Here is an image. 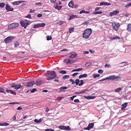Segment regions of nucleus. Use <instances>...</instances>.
Returning a JSON list of instances; mask_svg holds the SVG:
<instances>
[{
  "mask_svg": "<svg viewBox=\"0 0 131 131\" xmlns=\"http://www.w3.org/2000/svg\"><path fill=\"white\" fill-rule=\"evenodd\" d=\"M81 70H82V68H79V69L73 70L72 71L73 72H75L77 71H81Z\"/></svg>",
  "mask_w": 131,
  "mask_h": 131,
  "instance_id": "35",
  "label": "nucleus"
},
{
  "mask_svg": "<svg viewBox=\"0 0 131 131\" xmlns=\"http://www.w3.org/2000/svg\"><path fill=\"white\" fill-rule=\"evenodd\" d=\"M46 79L47 80H52L53 79H55V78L57 77V74H56V72H55V71H52L50 72H48L46 75Z\"/></svg>",
  "mask_w": 131,
  "mask_h": 131,
  "instance_id": "1",
  "label": "nucleus"
},
{
  "mask_svg": "<svg viewBox=\"0 0 131 131\" xmlns=\"http://www.w3.org/2000/svg\"><path fill=\"white\" fill-rule=\"evenodd\" d=\"M65 23V21L63 20H60L58 23H57V24H59V25H63Z\"/></svg>",
  "mask_w": 131,
  "mask_h": 131,
  "instance_id": "37",
  "label": "nucleus"
},
{
  "mask_svg": "<svg viewBox=\"0 0 131 131\" xmlns=\"http://www.w3.org/2000/svg\"><path fill=\"white\" fill-rule=\"evenodd\" d=\"M10 94H12V95L16 96V92L13 91V90L10 91Z\"/></svg>",
  "mask_w": 131,
  "mask_h": 131,
  "instance_id": "47",
  "label": "nucleus"
},
{
  "mask_svg": "<svg viewBox=\"0 0 131 131\" xmlns=\"http://www.w3.org/2000/svg\"><path fill=\"white\" fill-rule=\"evenodd\" d=\"M105 78H106V79H108V80H115V76L111 75Z\"/></svg>",
  "mask_w": 131,
  "mask_h": 131,
  "instance_id": "14",
  "label": "nucleus"
},
{
  "mask_svg": "<svg viewBox=\"0 0 131 131\" xmlns=\"http://www.w3.org/2000/svg\"><path fill=\"white\" fill-rule=\"evenodd\" d=\"M70 81H71V82H72V84H75V81H74V80H73V79H70Z\"/></svg>",
  "mask_w": 131,
  "mask_h": 131,
  "instance_id": "50",
  "label": "nucleus"
},
{
  "mask_svg": "<svg viewBox=\"0 0 131 131\" xmlns=\"http://www.w3.org/2000/svg\"><path fill=\"white\" fill-rule=\"evenodd\" d=\"M122 91V88H119L115 90V92L116 93H119V92Z\"/></svg>",
  "mask_w": 131,
  "mask_h": 131,
  "instance_id": "32",
  "label": "nucleus"
},
{
  "mask_svg": "<svg viewBox=\"0 0 131 131\" xmlns=\"http://www.w3.org/2000/svg\"><path fill=\"white\" fill-rule=\"evenodd\" d=\"M111 4L107 2H101L100 4V6H110Z\"/></svg>",
  "mask_w": 131,
  "mask_h": 131,
  "instance_id": "18",
  "label": "nucleus"
},
{
  "mask_svg": "<svg viewBox=\"0 0 131 131\" xmlns=\"http://www.w3.org/2000/svg\"><path fill=\"white\" fill-rule=\"evenodd\" d=\"M73 63H75V60L69 59V64H72Z\"/></svg>",
  "mask_w": 131,
  "mask_h": 131,
  "instance_id": "33",
  "label": "nucleus"
},
{
  "mask_svg": "<svg viewBox=\"0 0 131 131\" xmlns=\"http://www.w3.org/2000/svg\"><path fill=\"white\" fill-rule=\"evenodd\" d=\"M88 77V74H84L83 75H81L79 76V78L80 79V78H85Z\"/></svg>",
  "mask_w": 131,
  "mask_h": 131,
  "instance_id": "25",
  "label": "nucleus"
},
{
  "mask_svg": "<svg viewBox=\"0 0 131 131\" xmlns=\"http://www.w3.org/2000/svg\"><path fill=\"white\" fill-rule=\"evenodd\" d=\"M37 16L38 18H40V17H42V14H38Z\"/></svg>",
  "mask_w": 131,
  "mask_h": 131,
  "instance_id": "61",
  "label": "nucleus"
},
{
  "mask_svg": "<svg viewBox=\"0 0 131 131\" xmlns=\"http://www.w3.org/2000/svg\"><path fill=\"white\" fill-rule=\"evenodd\" d=\"M35 92H36V89H35V88L32 90L31 91V93H35Z\"/></svg>",
  "mask_w": 131,
  "mask_h": 131,
  "instance_id": "58",
  "label": "nucleus"
},
{
  "mask_svg": "<svg viewBox=\"0 0 131 131\" xmlns=\"http://www.w3.org/2000/svg\"><path fill=\"white\" fill-rule=\"evenodd\" d=\"M10 105H15V104H19V102H11L9 103Z\"/></svg>",
  "mask_w": 131,
  "mask_h": 131,
  "instance_id": "56",
  "label": "nucleus"
},
{
  "mask_svg": "<svg viewBox=\"0 0 131 131\" xmlns=\"http://www.w3.org/2000/svg\"><path fill=\"white\" fill-rule=\"evenodd\" d=\"M114 15H115V11H113V12H111L110 13V16H111V17H112V16H114Z\"/></svg>",
  "mask_w": 131,
  "mask_h": 131,
  "instance_id": "46",
  "label": "nucleus"
},
{
  "mask_svg": "<svg viewBox=\"0 0 131 131\" xmlns=\"http://www.w3.org/2000/svg\"><path fill=\"white\" fill-rule=\"evenodd\" d=\"M69 30L70 33H72V32H74V28H69Z\"/></svg>",
  "mask_w": 131,
  "mask_h": 131,
  "instance_id": "31",
  "label": "nucleus"
},
{
  "mask_svg": "<svg viewBox=\"0 0 131 131\" xmlns=\"http://www.w3.org/2000/svg\"><path fill=\"white\" fill-rule=\"evenodd\" d=\"M20 24L21 25L22 27H24L25 29H26L27 26L29 25V20L26 19L25 20L20 21Z\"/></svg>",
  "mask_w": 131,
  "mask_h": 131,
  "instance_id": "3",
  "label": "nucleus"
},
{
  "mask_svg": "<svg viewBox=\"0 0 131 131\" xmlns=\"http://www.w3.org/2000/svg\"><path fill=\"white\" fill-rule=\"evenodd\" d=\"M107 80V78H103L101 80H99V81H104V80Z\"/></svg>",
  "mask_w": 131,
  "mask_h": 131,
  "instance_id": "62",
  "label": "nucleus"
},
{
  "mask_svg": "<svg viewBox=\"0 0 131 131\" xmlns=\"http://www.w3.org/2000/svg\"><path fill=\"white\" fill-rule=\"evenodd\" d=\"M94 124L93 123H90L87 127L84 128V129L85 130H91L92 128H94Z\"/></svg>",
  "mask_w": 131,
  "mask_h": 131,
  "instance_id": "7",
  "label": "nucleus"
},
{
  "mask_svg": "<svg viewBox=\"0 0 131 131\" xmlns=\"http://www.w3.org/2000/svg\"><path fill=\"white\" fill-rule=\"evenodd\" d=\"M102 13H103V12L102 11H96L93 13V14H94V15H99V14H101Z\"/></svg>",
  "mask_w": 131,
  "mask_h": 131,
  "instance_id": "30",
  "label": "nucleus"
},
{
  "mask_svg": "<svg viewBox=\"0 0 131 131\" xmlns=\"http://www.w3.org/2000/svg\"><path fill=\"white\" fill-rule=\"evenodd\" d=\"M45 131H55V130L53 129H49L47 128L45 130Z\"/></svg>",
  "mask_w": 131,
  "mask_h": 131,
  "instance_id": "59",
  "label": "nucleus"
},
{
  "mask_svg": "<svg viewBox=\"0 0 131 131\" xmlns=\"http://www.w3.org/2000/svg\"><path fill=\"white\" fill-rule=\"evenodd\" d=\"M6 9L8 12H13V11H14V9L8 4L6 5Z\"/></svg>",
  "mask_w": 131,
  "mask_h": 131,
  "instance_id": "10",
  "label": "nucleus"
},
{
  "mask_svg": "<svg viewBox=\"0 0 131 131\" xmlns=\"http://www.w3.org/2000/svg\"><path fill=\"white\" fill-rule=\"evenodd\" d=\"M9 86H11V88H14V90H19V89H21V86H22L21 84L17 85L15 83H11L10 84Z\"/></svg>",
  "mask_w": 131,
  "mask_h": 131,
  "instance_id": "6",
  "label": "nucleus"
},
{
  "mask_svg": "<svg viewBox=\"0 0 131 131\" xmlns=\"http://www.w3.org/2000/svg\"><path fill=\"white\" fill-rule=\"evenodd\" d=\"M123 16H124V17H128V16H129V14L128 13L124 14Z\"/></svg>",
  "mask_w": 131,
  "mask_h": 131,
  "instance_id": "60",
  "label": "nucleus"
},
{
  "mask_svg": "<svg viewBox=\"0 0 131 131\" xmlns=\"http://www.w3.org/2000/svg\"><path fill=\"white\" fill-rule=\"evenodd\" d=\"M0 93H3V94H6V92H5V89L3 88H0Z\"/></svg>",
  "mask_w": 131,
  "mask_h": 131,
  "instance_id": "40",
  "label": "nucleus"
},
{
  "mask_svg": "<svg viewBox=\"0 0 131 131\" xmlns=\"http://www.w3.org/2000/svg\"><path fill=\"white\" fill-rule=\"evenodd\" d=\"M76 18H77V15H71L69 20V21H70V20H72V19H76Z\"/></svg>",
  "mask_w": 131,
  "mask_h": 131,
  "instance_id": "17",
  "label": "nucleus"
},
{
  "mask_svg": "<svg viewBox=\"0 0 131 131\" xmlns=\"http://www.w3.org/2000/svg\"><path fill=\"white\" fill-rule=\"evenodd\" d=\"M67 89H68V88L66 87V86H62L60 87L59 90H60V92H65V91H63V90H67Z\"/></svg>",
  "mask_w": 131,
  "mask_h": 131,
  "instance_id": "24",
  "label": "nucleus"
},
{
  "mask_svg": "<svg viewBox=\"0 0 131 131\" xmlns=\"http://www.w3.org/2000/svg\"><path fill=\"white\" fill-rule=\"evenodd\" d=\"M80 83H79V86H81V85H82V84H83V80H81L80 81Z\"/></svg>",
  "mask_w": 131,
  "mask_h": 131,
  "instance_id": "45",
  "label": "nucleus"
},
{
  "mask_svg": "<svg viewBox=\"0 0 131 131\" xmlns=\"http://www.w3.org/2000/svg\"><path fill=\"white\" fill-rule=\"evenodd\" d=\"M8 125H9V124L7 122H5L4 123H0V126H8Z\"/></svg>",
  "mask_w": 131,
  "mask_h": 131,
  "instance_id": "26",
  "label": "nucleus"
},
{
  "mask_svg": "<svg viewBox=\"0 0 131 131\" xmlns=\"http://www.w3.org/2000/svg\"><path fill=\"white\" fill-rule=\"evenodd\" d=\"M98 73H99L100 74H103V72H104V71H103V70H99L98 71Z\"/></svg>",
  "mask_w": 131,
  "mask_h": 131,
  "instance_id": "49",
  "label": "nucleus"
},
{
  "mask_svg": "<svg viewBox=\"0 0 131 131\" xmlns=\"http://www.w3.org/2000/svg\"><path fill=\"white\" fill-rule=\"evenodd\" d=\"M5 6V3H0V8H4Z\"/></svg>",
  "mask_w": 131,
  "mask_h": 131,
  "instance_id": "44",
  "label": "nucleus"
},
{
  "mask_svg": "<svg viewBox=\"0 0 131 131\" xmlns=\"http://www.w3.org/2000/svg\"><path fill=\"white\" fill-rule=\"evenodd\" d=\"M59 73L61 74H66V71H64V70L60 71Z\"/></svg>",
  "mask_w": 131,
  "mask_h": 131,
  "instance_id": "42",
  "label": "nucleus"
},
{
  "mask_svg": "<svg viewBox=\"0 0 131 131\" xmlns=\"http://www.w3.org/2000/svg\"><path fill=\"white\" fill-rule=\"evenodd\" d=\"M59 128L60 129H63L64 130H70V127L69 126H63V125H60L59 126Z\"/></svg>",
  "mask_w": 131,
  "mask_h": 131,
  "instance_id": "9",
  "label": "nucleus"
},
{
  "mask_svg": "<svg viewBox=\"0 0 131 131\" xmlns=\"http://www.w3.org/2000/svg\"><path fill=\"white\" fill-rule=\"evenodd\" d=\"M69 77H70V76L67 75L62 77V79H67V78H69Z\"/></svg>",
  "mask_w": 131,
  "mask_h": 131,
  "instance_id": "36",
  "label": "nucleus"
},
{
  "mask_svg": "<svg viewBox=\"0 0 131 131\" xmlns=\"http://www.w3.org/2000/svg\"><path fill=\"white\" fill-rule=\"evenodd\" d=\"M127 31H128L129 32H131V24H129L127 26V29H126Z\"/></svg>",
  "mask_w": 131,
  "mask_h": 131,
  "instance_id": "19",
  "label": "nucleus"
},
{
  "mask_svg": "<svg viewBox=\"0 0 131 131\" xmlns=\"http://www.w3.org/2000/svg\"><path fill=\"white\" fill-rule=\"evenodd\" d=\"M92 32L93 31L92 30V29H86L83 32L82 36L83 38H85L86 39L89 38Z\"/></svg>",
  "mask_w": 131,
  "mask_h": 131,
  "instance_id": "2",
  "label": "nucleus"
},
{
  "mask_svg": "<svg viewBox=\"0 0 131 131\" xmlns=\"http://www.w3.org/2000/svg\"><path fill=\"white\" fill-rule=\"evenodd\" d=\"M46 37H47V40H52V36H47Z\"/></svg>",
  "mask_w": 131,
  "mask_h": 131,
  "instance_id": "48",
  "label": "nucleus"
},
{
  "mask_svg": "<svg viewBox=\"0 0 131 131\" xmlns=\"http://www.w3.org/2000/svg\"><path fill=\"white\" fill-rule=\"evenodd\" d=\"M17 110H22V107L19 106L17 107Z\"/></svg>",
  "mask_w": 131,
  "mask_h": 131,
  "instance_id": "63",
  "label": "nucleus"
},
{
  "mask_svg": "<svg viewBox=\"0 0 131 131\" xmlns=\"http://www.w3.org/2000/svg\"><path fill=\"white\" fill-rule=\"evenodd\" d=\"M57 0H50V2L52 3V4H56V2Z\"/></svg>",
  "mask_w": 131,
  "mask_h": 131,
  "instance_id": "52",
  "label": "nucleus"
},
{
  "mask_svg": "<svg viewBox=\"0 0 131 131\" xmlns=\"http://www.w3.org/2000/svg\"><path fill=\"white\" fill-rule=\"evenodd\" d=\"M75 83L76 85H78L79 84V80L78 79H76Z\"/></svg>",
  "mask_w": 131,
  "mask_h": 131,
  "instance_id": "43",
  "label": "nucleus"
},
{
  "mask_svg": "<svg viewBox=\"0 0 131 131\" xmlns=\"http://www.w3.org/2000/svg\"><path fill=\"white\" fill-rule=\"evenodd\" d=\"M121 80V77L120 76H116L115 77V81H120Z\"/></svg>",
  "mask_w": 131,
  "mask_h": 131,
  "instance_id": "27",
  "label": "nucleus"
},
{
  "mask_svg": "<svg viewBox=\"0 0 131 131\" xmlns=\"http://www.w3.org/2000/svg\"><path fill=\"white\" fill-rule=\"evenodd\" d=\"M115 26H116L115 30L116 31H117L119 27H120V24H119V23H117V24H115Z\"/></svg>",
  "mask_w": 131,
  "mask_h": 131,
  "instance_id": "20",
  "label": "nucleus"
},
{
  "mask_svg": "<svg viewBox=\"0 0 131 131\" xmlns=\"http://www.w3.org/2000/svg\"><path fill=\"white\" fill-rule=\"evenodd\" d=\"M94 78H97V77H100V74H94L93 75V76Z\"/></svg>",
  "mask_w": 131,
  "mask_h": 131,
  "instance_id": "39",
  "label": "nucleus"
},
{
  "mask_svg": "<svg viewBox=\"0 0 131 131\" xmlns=\"http://www.w3.org/2000/svg\"><path fill=\"white\" fill-rule=\"evenodd\" d=\"M22 3H26V1H15L13 3V5L14 6H18V5H20V4H22Z\"/></svg>",
  "mask_w": 131,
  "mask_h": 131,
  "instance_id": "12",
  "label": "nucleus"
},
{
  "mask_svg": "<svg viewBox=\"0 0 131 131\" xmlns=\"http://www.w3.org/2000/svg\"><path fill=\"white\" fill-rule=\"evenodd\" d=\"M35 5H36V6H41V3H40V2H38V3H35Z\"/></svg>",
  "mask_w": 131,
  "mask_h": 131,
  "instance_id": "53",
  "label": "nucleus"
},
{
  "mask_svg": "<svg viewBox=\"0 0 131 131\" xmlns=\"http://www.w3.org/2000/svg\"><path fill=\"white\" fill-rule=\"evenodd\" d=\"M85 99H86L87 100H92L93 99H95L96 96H84Z\"/></svg>",
  "mask_w": 131,
  "mask_h": 131,
  "instance_id": "15",
  "label": "nucleus"
},
{
  "mask_svg": "<svg viewBox=\"0 0 131 131\" xmlns=\"http://www.w3.org/2000/svg\"><path fill=\"white\" fill-rule=\"evenodd\" d=\"M20 45V43L18 41H16L14 43V47L15 48H17V47H19Z\"/></svg>",
  "mask_w": 131,
  "mask_h": 131,
  "instance_id": "28",
  "label": "nucleus"
},
{
  "mask_svg": "<svg viewBox=\"0 0 131 131\" xmlns=\"http://www.w3.org/2000/svg\"><path fill=\"white\" fill-rule=\"evenodd\" d=\"M63 62H64V63H66V64H69V59L67 58L66 59H64Z\"/></svg>",
  "mask_w": 131,
  "mask_h": 131,
  "instance_id": "38",
  "label": "nucleus"
},
{
  "mask_svg": "<svg viewBox=\"0 0 131 131\" xmlns=\"http://www.w3.org/2000/svg\"><path fill=\"white\" fill-rule=\"evenodd\" d=\"M14 38V37L9 36L4 39V41L5 43H10V42H12V41H13V39Z\"/></svg>",
  "mask_w": 131,
  "mask_h": 131,
  "instance_id": "5",
  "label": "nucleus"
},
{
  "mask_svg": "<svg viewBox=\"0 0 131 131\" xmlns=\"http://www.w3.org/2000/svg\"><path fill=\"white\" fill-rule=\"evenodd\" d=\"M91 12L90 11H85L84 10H82L79 12V14H90Z\"/></svg>",
  "mask_w": 131,
  "mask_h": 131,
  "instance_id": "22",
  "label": "nucleus"
},
{
  "mask_svg": "<svg viewBox=\"0 0 131 131\" xmlns=\"http://www.w3.org/2000/svg\"><path fill=\"white\" fill-rule=\"evenodd\" d=\"M19 26V23H12L8 26V29H14V28H17Z\"/></svg>",
  "mask_w": 131,
  "mask_h": 131,
  "instance_id": "4",
  "label": "nucleus"
},
{
  "mask_svg": "<svg viewBox=\"0 0 131 131\" xmlns=\"http://www.w3.org/2000/svg\"><path fill=\"white\" fill-rule=\"evenodd\" d=\"M69 7L70 8H73L74 7V4H73V1H70L69 3Z\"/></svg>",
  "mask_w": 131,
  "mask_h": 131,
  "instance_id": "23",
  "label": "nucleus"
},
{
  "mask_svg": "<svg viewBox=\"0 0 131 131\" xmlns=\"http://www.w3.org/2000/svg\"><path fill=\"white\" fill-rule=\"evenodd\" d=\"M92 65V63L91 62H87L85 64V67H89V66H91Z\"/></svg>",
  "mask_w": 131,
  "mask_h": 131,
  "instance_id": "41",
  "label": "nucleus"
},
{
  "mask_svg": "<svg viewBox=\"0 0 131 131\" xmlns=\"http://www.w3.org/2000/svg\"><path fill=\"white\" fill-rule=\"evenodd\" d=\"M26 18H28L29 19H31V15L29 14L26 16Z\"/></svg>",
  "mask_w": 131,
  "mask_h": 131,
  "instance_id": "54",
  "label": "nucleus"
},
{
  "mask_svg": "<svg viewBox=\"0 0 131 131\" xmlns=\"http://www.w3.org/2000/svg\"><path fill=\"white\" fill-rule=\"evenodd\" d=\"M131 6V3L127 4L126 5H125V8H128L129 7H130Z\"/></svg>",
  "mask_w": 131,
  "mask_h": 131,
  "instance_id": "51",
  "label": "nucleus"
},
{
  "mask_svg": "<svg viewBox=\"0 0 131 131\" xmlns=\"http://www.w3.org/2000/svg\"><path fill=\"white\" fill-rule=\"evenodd\" d=\"M35 84V82L34 81H32L31 82H29L27 84V86L30 87L34 85Z\"/></svg>",
  "mask_w": 131,
  "mask_h": 131,
  "instance_id": "13",
  "label": "nucleus"
},
{
  "mask_svg": "<svg viewBox=\"0 0 131 131\" xmlns=\"http://www.w3.org/2000/svg\"><path fill=\"white\" fill-rule=\"evenodd\" d=\"M74 101L75 102V103H79V99H75Z\"/></svg>",
  "mask_w": 131,
  "mask_h": 131,
  "instance_id": "57",
  "label": "nucleus"
},
{
  "mask_svg": "<svg viewBox=\"0 0 131 131\" xmlns=\"http://www.w3.org/2000/svg\"><path fill=\"white\" fill-rule=\"evenodd\" d=\"M45 26H46V24L45 23L38 24L37 25H35L33 27V28H38V27H45Z\"/></svg>",
  "mask_w": 131,
  "mask_h": 131,
  "instance_id": "8",
  "label": "nucleus"
},
{
  "mask_svg": "<svg viewBox=\"0 0 131 131\" xmlns=\"http://www.w3.org/2000/svg\"><path fill=\"white\" fill-rule=\"evenodd\" d=\"M55 9L56 10H58V11H60V10L62 9V6H56L55 7Z\"/></svg>",
  "mask_w": 131,
  "mask_h": 131,
  "instance_id": "34",
  "label": "nucleus"
},
{
  "mask_svg": "<svg viewBox=\"0 0 131 131\" xmlns=\"http://www.w3.org/2000/svg\"><path fill=\"white\" fill-rule=\"evenodd\" d=\"M13 120H14V121H15V120H16V115H15L13 118H12Z\"/></svg>",
  "mask_w": 131,
  "mask_h": 131,
  "instance_id": "64",
  "label": "nucleus"
},
{
  "mask_svg": "<svg viewBox=\"0 0 131 131\" xmlns=\"http://www.w3.org/2000/svg\"><path fill=\"white\" fill-rule=\"evenodd\" d=\"M127 106V102H125L123 104H122V107H121L122 110H124V109H125V108H126Z\"/></svg>",
  "mask_w": 131,
  "mask_h": 131,
  "instance_id": "16",
  "label": "nucleus"
},
{
  "mask_svg": "<svg viewBox=\"0 0 131 131\" xmlns=\"http://www.w3.org/2000/svg\"><path fill=\"white\" fill-rule=\"evenodd\" d=\"M34 122L36 123H40V122H41V119H40L39 120H37V119H35L34 120Z\"/></svg>",
  "mask_w": 131,
  "mask_h": 131,
  "instance_id": "29",
  "label": "nucleus"
},
{
  "mask_svg": "<svg viewBox=\"0 0 131 131\" xmlns=\"http://www.w3.org/2000/svg\"><path fill=\"white\" fill-rule=\"evenodd\" d=\"M77 74H78V73H74L72 75L73 77H75V76H76V75H77Z\"/></svg>",
  "mask_w": 131,
  "mask_h": 131,
  "instance_id": "55",
  "label": "nucleus"
},
{
  "mask_svg": "<svg viewBox=\"0 0 131 131\" xmlns=\"http://www.w3.org/2000/svg\"><path fill=\"white\" fill-rule=\"evenodd\" d=\"M77 53L75 52H71L70 54V58H76Z\"/></svg>",
  "mask_w": 131,
  "mask_h": 131,
  "instance_id": "11",
  "label": "nucleus"
},
{
  "mask_svg": "<svg viewBox=\"0 0 131 131\" xmlns=\"http://www.w3.org/2000/svg\"><path fill=\"white\" fill-rule=\"evenodd\" d=\"M41 83H42V81L40 80H37L36 81L35 84H36V85H40V84H41Z\"/></svg>",
  "mask_w": 131,
  "mask_h": 131,
  "instance_id": "21",
  "label": "nucleus"
}]
</instances>
